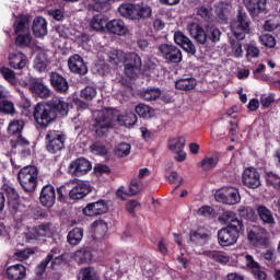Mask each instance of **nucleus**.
<instances>
[{
    "label": "nucleus",
    "instance_id": "8fccbe9b",
    "mask_svg": "<svg viewBox=\"0 0 280 280\" xmlns=\"http://www.w3.org/2000/svg\"><path fill=\"white\" fill-rule=\"evenodd\" d=\"M130 150H132V147L130 145V143L120 142L115 148V154H116V156L124 159L125 156H128V154H130Z\"/></svg>",
    "mask_w": 280,
    "mask_h": 280
},
{
    "label": "nucleus",
    "instance_id": "c9c22d12",
    "mask_svg": "<svg viewBox=\"0 0 280 280\" xmlns=\"http://www.w3.org/2000/svg\"><path fill=\"white\" fill-rule=\"evenodd\" d=\"M257 213L264 224H275V215H272V211H270V209H268L266 206H258Z\"/></svg>",
    "mask_w": 280,
    "mask_h": 280
},
{
    "label": "nucleus",
    "instance_id": "c756f323",
    "mask_svg": "<svg viewBox=\"0 0 280 280\" xmlns=\"http://www.w3.org/2000/svg\"><path fill=\"white\" fill-rule=\"evenodd\" d=\"M9 280H23L27 277V268L21 264L10 266L5 270Z\"/></svg>",
    "mask_w": 280,
    "mask_h": 280
},
{
    "label": "nucleus",
    "instance_id": "79ce46f5",
    "mask_svg": "<svg viewBox=\"0 0 280 280\" xmlns=\"http://www.w3.org/2000/svg\"><path fill=\"white\" fill-rule=\"evenodd\" d=\"M25 126V121L22 119H13L8 126V132L11 136H19L23 132V128Z\"/></svg>",
    "mask_w": 280,
    "mask_h": 280
},
{
    "label": "nucleus",
    "instance_id": "dca6fc26",
    "mask_svg": "<svg viewBox=\"0 0 280 280\" xmlns=\"http://www.w3.org/2000/svg\"><path fill=\"white\" fill-rule=\"evenodd\" d=\"M23 86H28L30 91L42 100H47L51 95V90L40 79H31L30 83L23 82Z\"/></svg>",
    "mask_w": 280,
    "mask_h": 280
},
{
    "label": "nucleus",
    "instance_id": "37998d69",
    "mask_svg": "<svg viewBox=\"0 0 280 280\" xmlns=\"http://www.w3.org/2000/svg\"><path fill=\"white\" fill-rule=\"evenodd\" d=\"M79 280H101L93 267H85L79 272Z\"/></svg>",
    "mask_w": 280,
    "mask_h": 280
},
{
    "label": "nucleus",
    "instance_id": "13d9d810",
    "mask_svg": "<svg viewBox=\"0 0 280 280\" xmlns=\"http://www.w3.org/2000/svg\"><path fill=\"white\" fill-rule=\"evenodd\" d=\"M94 3L95 12H106L110 8L112 0H91Z\"/></svg>",
    "mask_w": 280,
    "mask_h": 280
},
{
    "label": "nucleus",
    "instance_id": "c85d7f7f",
    "mask_svg": "<svg viewBox=\"0 0 280 280\" xmlns=\"http://www.w3.org/2000/svg\"><path fill=\"white\" fill-rule=\"evenodd\" d=\"M221 224H228V229H242L243 223L233 211H225L219 217Z\"/></svg>",
    "mask_w": 280,
    "mask_h": 280
},
{
    "label": "nucleus",
    "instance_id": "5fc2aeb1",
    "mask_svg": "<svg viewBox=\"0 0 280 280\" xmlns=\"http://www.w3.org/2000/svg\"><path fill=\"white\" fill-rule=\"evenodd\" d=\"M260 44L264 45V47H268L269 49H272L277 46V39H275V36L270 34H262L259 36Z\"/></svg>",
    "mask_w": 280,
    "mask_h": 280
},
{
    "label": "nucleus",
    "instance_id": "c03bdc74",
    "mask_svg": "<svg viewBox=\"0 0 280 280\" xmlns=\"http://www.w3.org/2000/svg\"><path fill=\"white\" fill-rule=\"evenodd\" d=\"M107 23L108 22L106 21V18L104 15H94L91 21V27L96 32H104V27H106Z\"/></svg>",
    "mask_w": 280,
    "mask_h": 280
},
{
    "label": "nucleus",
    "instance_id": "338daca9",
    "mask_svg": "<svg viewBox=\"0 0 280 280\" xmlns=\"http://www.w3.org/2000/svg\"><path fill=\"white\" fill-rule=\"evenodd\" d=\"M48 14L55 21H62V19H65V13L60 9H50V10H48Z\"/></svg>",
    "mask_w": 280,
    "mask_h": 280
},
{
    "label": "nucleus",
    "instance_id": "864d4df0",
    "mask_svg": "<svg viewBox=\"0 0 280 280\" xmlns=\"http://www.w3.org/2000/svg\"><path fill=\"white\" fill-rule=\"evenodd\" d=\"M81 97L88 102L95 100V97H97V89L94 86H85L83 90H81Z\"/></svg>",
    "mask_w": 280,
    "mask_h": 280
},
{
    "label": "nucleus",
    "instance_id": "72a5a7b5",
    "mask_svg": "<svg viewBox=\"0 0 280 280\" xmlns=\"http://www.w3.org/2000/svg\"><path fill=\"white\" fill-rule=\"evenodd\" d=\"M198 84V81L194 78H184L178 79L175 82V89H178L179 91H194Z\"/></svg>",
    "mask_w": 280,
    "mask_h": 280
},
{
    "label": "nucleus",
    "instance_id": "f257e3e1",
    "mask_svg": "<svg viewBox=\"0 0 280 280\" xmlns=\"http://www.w3.org/2000/svg\"><path fill=\"white\" fill-rule=\"evenodd\" d=\"M187 32L199 45H207L209 40L210 43H220L222 36L220 28L211 23H207L202 26L199 23L191 22L187 25Z\"/></svg>",
    "mask_w": 280,
    "mask_h": 280
},
{
    "label": "nucleus",
    "instance_id": "774afa93",
    "mask_svg": "<svg viewBox=\"0 0 280 280\" xmlns=\"http://www.w3.org/2000/svg\"><path fill=\"white\" fill-rule=\"evenodd\" d=\"M141 191V187L139 186V180L131 179L130 186H129V196H137Z\"/></svg>",
    "mask_w": 280,
    "mask_h": 280
},
{
    "label": "nucleus",
    "instance_id": "49530a36",
    "mask_svg": "<svg viewBox=\"0 0 280 280\" xmlns=\"http://www.w3.org/2000/svg\"><path fill=\"white\" fill-rule=\"evenodd\" d=\"M219 161L220 159H218V156H206L198 163V166L207 172L209 170H213V167L218 165Z\"/></svg>",
    "mask_w": 280,
    "mask_h": 280
},
{
    "label": "nucleus",
    "instance_id": "2f4dec72",
    "mask_svg": "<svg viewBox=\"0 0 280 280\" xmlns=\"http://www.w3.org/2000/svg\"><path fill=\"white\" fill-rule=\"evenodd\" d=\"M190 242L197 246H205V244L209 242V234H207V230L198 229L197 231H191Z\"/></svg>",
    "mask_w": 280,
    "mask_h": 280
},
{
    "label": "nucleus",
    "instance_id": "f3484780",
    "mask_svg": "<svg viewBox=\"0 0 280 280\" xmlns=\"http://www.w3.org/2000/svg\"><path fill=\"white\" fill-rule=\"evenodd\" d=\"M68 67L71 73L77 75H86L89 73V67L84 62V59L80 55H73L68 59Z\"/></svg>",
    "mask_w": 280,
    "mask_h": 280
},
{
    "label": "nucleus",
    "instance_id": "0e129e2a",
    "mask_svg": "<svg viewBox=\"0 0 280 280\" xmlns=\"http://www.w3.org/2000/svg\"><path fill=\"white\" fill-rule=\"evenodd\" d=\"M199 215H203V218H213L215 215V210L209 206H203L198 210Z\"/></svg>",
    "mask_w": 280,
    "mask_h": 280
},
{
    "label": "nucleus",
    "instance_id": "5701e85b",
    "mask_svg": "<svg viewBox=\"0 0 280 280\" xmlns=\"http://www.w3.org/2000/svg\"><path fill=\"white\" fill-rule=\"evenodd\" d=\"M174 40L176 45L184 49V51L191 54V56H196V45H194V42H191L185 33L180 31L175 32Z\"/></svg>",
    "mask_w": 280,
    "mask_h": 280
},
{
    "label": "nucleus",
    "instance_id": "e2e57ef3",
    "mask_svg": "<svg viewBox=\"0 0 280 280\" xmlns=\"http://www.w3.org/2000/svg\"><path fill=\"white\" fill-rule=\"evenodd\" d=\"M231 47H232V54H234L235 58H241L243 54L242 43L240 40L232 39Z\"/></svg>",
    "mask_w": 280,
    "mask_h": 280
},
{
    "label": "nucleus",
    "instance_id": "3c124183",
    "mask_svg": "<svg viewBox=\"0 0 280 280\" xmlns=\"http://www.w3.org/2000/svg\"><path fill=\"white\" fill-rule=\"evenodd\" d=\"M168 148L171 152H180L185 149V139L184 138H174L170 140Z\"/></svg>",
    "mask_w": 280,
    "mask_h": 280
},
{
    "label": "nucleus",
    "instance_id": "6e6d98bb",
    "mask_svg": "<svg viewBox=\"0 0 280 280\" xmlns=\"http://www.w3.org/2000/svg\"><path fill=\"white\" fill-rule=\"evenodd\" d=\"M264 230L259 229V226H254L252 230L248 231L247 238L252 244H257L261 240V233Z\"/></svg>",
    "mask_w": 280,
    "mask_h": 280
},
{
    "label": "nucleus",
    "instance_id": "a211bd4d",
    "mask_svg": "<svg viewBox=\"0 0 280 280\" xmlns=\"http://www.w3.org/2000/svg\"><path fill=\"white\" fill-rule=\"evenodd\" d=\"M8 65L15 71H23L27 67V56L21 51L10 52L8 56Z\"/></svg>",
    "mask_w": 280,
    "mask_h": 280
},
{
    "label": "nucleus",
    "instance_id": "6ab92c4d",
    "mask_svg": "<svg viewBox=\"0 0 280 280\" xmlns=\"http://www.w3.org/2000/svg\"><path fill=\"white\" fill-rule=\"evenodd\" d=\"M91 162L84 158H79L72 161L69 165V172L73 176H82L88 172H91Z\"/></svg>",
    "mask_w": 280,
    "mask_h": 280
},
{
    "label": "nucleus",
    "instance_id": "9d476101",
    "mask_svg": "<svg viewBox=\"0 0 280 280\" xmlns=\"http://www.w3.org/2000/svg\"><path fill=\"white\" fill-rule=\"evenodd\" d=\"M67 136L62 131L50 130L46 135V148L50 154H57L65 149Z\"/></svg>",
    "mask_w": 280,
    "mask_h": 280
},
{
    "label": "nucleus",
    "instance_id": "bb28decb",
    "mask_svg": "<svg viewBox=\"0 0 280 280\" xmlns=\"http://www.w3.org/2000/svg\"><path fill=\"white\" fill-rule=\"evenodd\" d=\"M244 5L249 12L250 16H259L262 12H266V5H268V0H244Z\"/></svg>",
    "mask_w": 280,
    "mask_h": 280
},
{
    "label": "nucleus",
    "instance_id": "4c0bfd02",
    "mask_svg": "<svg viewBox=\"0 0 280 280\" xmlns=\"http://www.w3.org/2000/svg\"><path fill=\"white\" fill-rule=\"evenodd\" d=\"M116 122H119L120 126H125L126 128H132L137 124V115L135 113H129L125 116L117 114Z\"/></svg>",
    "mask_w": 280,
    "mask_h": 280
},
{
    "label": "nucleus",
    "instance_id": "4d7b16f0",
    "mask_svg": "<svg viewBox=\"0 0 280 280\" xmlns=\"http://www.w3.org/2000/svg\"><path fill=\"white\" fill-rule=\"evenodd\" d=\"M266 182L269 185H271V187H275V189H280V176L277 175V173L267 172L266 173Z\"/></svg>",
    "mask_w": 280,
    "mask_h": 280
},
{
    "label": "nucleus",
    "instance_id": "412c9836",
    "mask_svg": "<svg viewBox=\"0 0 280 280\" xmlns=\"http://www.w3.org/2000/svg\"><path fill=\"white\" fill-rule=\"evenodd\" d=\"M39 202L48 209H51V206L56 205V188L51 184H47L42 188Z\"/></svg>",
    "mask_w": 280,
    "mask_h": 280
},
{
    "label": "nucleus",
    "instance_id": "58836bf2",
    "mask_svg": "<svg viewBox=\"0 0 280 280\" xmlns=\"http://www.w3.org/2000/svg\"><path fill=\"white\" fill-rule=\"evenodd\" d=\"M49 66V59H47V55L45 52H40L34 61V69L43 73V71H47V67Z\"/></svg>",
    "mask_w": 280,
    "mask_h": 280
},
{
    "label": "nucleus",
    "instance_id": "a878e982",
    "mask_svg": "<svg viewBox=\"0 0 280 280\" xmlns=\"http://www.w3.org/2000/svg\"><path fill=\"white\" fill-rule=\"evenodd\" d=\"M7 194H8L10 213H12V215L20 217L21 213H23L24 207L19 202V194L14 188H9L7 190Z\"/></svg>",
    "mask_w": 280,
    "mask_h": 280
},
{
    "label": "nucleus",
    "instance_id": "1a4fd4ad",
    "mask_svg": "<svg viewBox=\"0 0 280 280\" xmlns=\"http://www.w3.org/2000/svg\"><path fill=\"white\" fill-rule=\"evenodd\" d=\"M231 31L237 40H244L246 34L250 32V20L248 19V15L240 11L236 20L231 24Z\"/></svg>",
    "mask_w": 280,
    "mask_h": 280
},
{
    "label": "nucleus",
    "instance_id": "bf43d9fd",
    "mask_svg": "<svg viewBox=\"0 0 280 280\" xmlns=\"http://www.w3.org/2000/svg\"><path fill=\"white\" fill-rule=\"evenodd\" d=\"M0 113H4V115H13L14 113V103L9 100L0 101Z\"/></svg>",
    "mask_w": 280,
    "mask_h": 280
},
{
    "label": "nucleus",
    "instance_id": "de8ad7c7",
    "mask_svg": "<svg viewBox=\"0 0 280 280\" xmlns=\"http://www.w3.org/2000/svg\"><path fill=\"white\" fill-rule=\"evenodd\" d=\"M135 110L140 117H142V119H150L153 115L152 107L143 103L138 104Z\"/></svg>",
    "mask_w": 280,
    "mask_h": 280
},
{
    "label": "nucleus",
    "instance_id": "20e7f679",
    "mask_svg": "<svg viewBox=\"0 0 280 280\" xmlns=\"http://www.w3.org/2000/svg\"><path fill=\"white\" fill-rule=\"evenodd\" d=\"M119 56L125 58V75L130 80H135V78L141 73V57L137 52L126 55L122 51H116L115 57H110L109 62H112V65H119Z\"/></svg>",
    "mask_w": 280,
    "mask_h": 280
},
{
    "label": "nucleus",
    "instance_id": "4468645a",
    "mask_svg": "<svg viewBox=\"0 0 280 280\" xmlns=\"http://www.w3.org/2000/svg\"><path fill=\"white\" fill-rule=\"evenodd\" d=\"M242 182L245 187H248L249 189H257L258 187H261V175L257 168L249 166L244 170L242 174Z\"/></svg>",
    "mask_w": 280,
    "mask_h": 280
},
{
    "label": "nucleus",
    "instance_id": "2eb2a0df",
    "mask_svg": "<svg viewBox=\"0 0 280 280\" xmlns=\"http://www.w3.org/2000/svg\"><path fill=\"white\" fill-rule=\"evenodd\" d=\"M241 231L242 229L235 228H223L219 230L218 240L220 246H233V244H236Z\"/></svg>",
    "mask_w": 280,
    "mask_h": 280
},
{
    "label": "nucleus",
    "instance_id": "052dcab7",
    "mask_svg": "<svg viewBox=\"0 0 280 280\" xmlns=\"http://www.w3.org/2000/svg\"><path fill=\"white\" fill-rule=\"evenodd\" d=\"M279 28V21L276 18L266 20L262 24V30L265 32H275Z\"/></svg>",
    "mask_w": 280,
    "mask_h": 280
},
{
    "label": "nucleus",
    "instance_id": "423d86ee",
    "mask_svg": "<svg viewBox=\"0 0 280 280\" xmlns=\"http://www.w3.org/2000/svg\"><path fill=\"white\" fill-rule=\"evenodd\" d=\"M120 16L130 19L131 21H141L152 16V7L147 4L125 3L118 8Z\"/></svg>",
    "mask_w": 280,
    "mask_h": 280
},
{
    "label": "nucleus",
    "instance_id": "4be33fe9",
    "mask_svg": "<svg viewBox=\"0 0 280 280\" xmlns=\"http://www.w3.org/2000/svg\"><path fill=\"white\" fill-rule=\"evenodd\" d=\"M60 257V247H52L50 253L46 256V258L42 260L40 264L37 266V275H43V272H45V269L49 266V264L50 268H55Z\"/></svg>",
    "mask_w": 280,
    "mask_h": 280
},
{
    "label": "nucleus",
    "instance_id": "ea45409f",
    "mask_svg": "<svg viewBox=\"0 0 280 280\" xmlns=\"http://www.w3.org/2000/svg\"><path fill=\"white\" fill-rule=\"evenodd\" d=\"M0 75H2L3 80L15 86L16 84V72L10 69L9 67L2 66L0 67Z\"/></svg>",
    "mask_w": 280,
    "mask_h": 280
},
{
    "label": "nucleus",
    "instance_id": "0eeeda50",
    "mask_svg": "<svg viewBox=\"0 0 280 280\" xmlns=\"http://www.w3.org/2000/svg\"><path fill=\"white\" fill-rule=\"evenodd\" d=\"M18 180L26 194L36 191L38 185V168L34 165L22 167L18 173Z\"/></svg>",
    "mask_w": 280,
    "mask_h": 280
},
{
    "label": "nucleus",
    "instance_id": "a18cd8bd",
    "mask_svg": "<svg viewBox=\"0 0 280 280\" xmlns=\"http://www.w3.org/2000/svg\"><path fill=\"white\" fill-rule=\"evenodd\" d=\"M238 215L244 220H249L250 222H254V220H257V214L255 213V209L248 206H241L238 208Z\"/></svg>",
    "mask_w": 280,
    "mask_h": 280
},
{
    "label": "nucleus",
    "instance_id": "cd10ccee",
    "mask_svg": "<svg viewBox=\"0 0 280 280\" xmlns=\"http://www.w3.org/2000/svg\"><path fill=\"white\" fill-rule=\"evenodd\" d=\"M106 30L109 34H114L115 36H127L128 26L121 19H114L106 23Z\"/></svg>",
    "mask_w": 280,
    "mask_h": 280
},
{
    "label": "nucleus",
    "instance_id": "39448f33",
    "mask_svg": "<svg viewBox=\"0 0 280 280\" xmlns=\"http://www.w3.org/2000/svg\"><path fill=\"white\" fill-rule=\"evenodd\" d=\"M14 32L16 34L15 45L21 49L30 47L32 45V34H30V18L26 15H20L15 19L13 24Z\"/></svg>",
    "mask_w": 280,
    "mask_h": 280
},
{
    "label": "nucleus",
    "instance_id": "7c9ffc66",
    "mask_svg": "<svg viewBox=\"0 0 280 280\" xmlns=\"http://www.w3.org/2000/svg\"><path fill=\"white\" fill-rule=\"evenodd\" d=\"M32 31L34 36L37 38H43L44 36H47V20L43 16H36L33 20V26Z\"/></svg>",
    "mask_w": 280,
    "mask_h": 280
},
{
    "label": "nucleus",
    "instance_id": "09e8293b",
    "mask_svg": "<svg viewBox=\"0 0 280 280\" xmlns=\"http://www.w3.org/2000/svg\"><path fill=\"white\" fill-rule=\"evenodd\" d=\"M12 150H20L21 148H30V140H27L23 135H19L16 139H11L10 141Z\"/></svg>",
    "mask_w": 280,
    "mask_h": 280
},
{
    "label": "nucleus",
    "instance_id": "e433bc0d",
    "mask_svg": "<svg viewBox=\"0 0 280 280\" xmlns=\"http://www.w3.org/2000/svg\"><path fill=\"white\" fill-rule=\"evenodd\" d=\"M141 100H144V102H155V100H159L161 97V90L156 88H149L145 90H142L140 92Z\"/></svg>",
    "mask_w": 280,
    "mask_h": 280
},
{
    "label": "nucleus",
    "instance_id": "393cba45",
    "mask_svg": "<svg viewBox=\"0 0 280 280\" xmlns=\"http://www.w3.org/2000/svg\"><path fill=\"white\" fill-rule=\"evenodd\" d=\"M50 110H54L55 115L67 117L69 115V103L65 102L62 97L55 96L50 101H47Z\"/></svg>",
    "mask_w": 280,
    "mask_h": 280
},
{
    "label": "nucleus",
    "instance_id": "f704fd0d",
    "mask_svg": "<svg viewBox=\"0 0 280 280\" xmlns=\"http://www.w3.org/2000/svg\"><path fill=\"white\" fill-rule=\"evenodd\" d=\"M74 261L77 264H89L93 259V254L89 250V248L83 247L81 249H78L73 255Z\"/></svg>",
    "mask_w": 280,
    "mask_h": 280
},
{
    "label": "nucleus",
    "instance_id": "680f3d73",
    "mask_svg": "<svg viewBox=\"0 0 280 280\" xmlns=\"http://www.w3.org/2000/svg\"><path fill=\"white\" fill-rule=\"evenodd\" d=\"M31 255H34L33 249H20L14 254L18 261H25V259H30Z\"/></svg>",
    "mask_w": 280,
    "mask_h": 280
},
{
    "label": "nucleus",
    "instance_id": "f8f14e48",
    "mask_svg": "<svg viewBox=\"0 0 280 280\" xmlns=\"http://www.w3.org/2000/svg\"><path fill=\"white\" fill-rule=\"evenodd\" d=\"M217 202H222L223 205H240L242 202V196L240 190L235 187H228L221 192L214 195Z\"/></svg>",
    "mask_w": 280,
    "mask_h": 280
},
{
    "label": "nucleus",
    "instance_id": "aec40b11",
    "mask_svg": "<svg viewBox=\"0 0 280 280\" xmlns=\"http://www.w3.org/2000/svg\"><path fill=\"white\" fill-rule=\"evenodd\" d=\"M83 213L88 218L103 215V213H108V203H106L102 199L96 202L88 203L86 207L83 209Z\"/></svg>",
    "mask_w": 280,
    "mask_h": 280
},
{
    "label": "nucleus",
    "instance_id": "f03ea898",
    "mask_svg": "<svg viewBox=\"0 0 280 280\" xmlns=\"http://www.w3.org/2000/svg\"><path fill=\"white\" fill-rule=\"evenodd\" d=\"M117 124V110L113 108H105L94 112L92 126L93 130L100 139L106 137L112 128Z\"/></svg>",
    "mask_w": 280,
    "mask_h": 280
},
{
    "label": "nucleus",
    "instance_id": "69168bd1",
    "mask_svg": "<svg viewBox=\"0 0 280 280\" xmlns=\"http://www.w3.org/2000/svg\"><path fill=\"white\" fill-rule=\"evenodd\" d=\"M273 102H275V94H269V95L265 94L260 97V104L261 106H264V108H269V106H271Z\"/></svg>",
    "mask_w": 280,
    "mask_h": 280
},
{
    "label": "nucleus",
    "instance_id": "603ef678",
    "mask_svg": "<svg viewBox=\"0 0 280 280\" xmlns=\"http://www.w3.org/2000/svg\"><path fill=\"white\" fill-rule=\"evenodd\" d=\"M38 237H51L54 235V228L51 224H42L36 229Z\"/></svg>",
    "mask_w": 280,
    "mask_h": 280
},
{
    "label": "nucleus",
    "instance_id": "b1692460",
    "mask_svg": "<svg viewBox=\"0 0 280 280\" xmlns=\"http://www.w3.org/2000/svg\"><path fill=\"white\" fill-rule=\"evenodd\" d=\"M49 82L57 93H67L69 91V81L58 72L49 73Z\"/></svg>",
    "mask_w": 280,
    "mask_h": 280
},
{
    "label": "nucleus",
    "instance_id": "473e14b6",
    "mask_svg": "<svg viewBox=\"0 0 280 280\" xmlns=\"http://www.w3.org/2000/svg\"><path fill=\"white\" fill-rule=\"evenodd\" d=\"M84 237V230L82 228H73L67 236V242L70 246H78Z\"/></svg>",
    "mask_w": 280,
    "mask_h": 280
},
{
    "label": "nucleus",
    "instance_id": "7ed1b4c3",
    "mask_svg": "<svg viewBox=\"0 0 280 280\" xmlns=\"http://www.w3.org/2000/svg\"><path fill=\"white\" fill-rule=\"evenodd\" d=\"M229 8H231V4L226 1H219L214 9V14L212 13L211 7H199L197 9L198 16H201L203 21L207 23H213L215 21L217 23H220L221 25L226 24L229 21V16L226 15L229 12Z\"/></svg>",
    "mask_w": 280,
    "mask_h": 280
},
{
    "label": "nucleus",
    "instance_id": "a19ab883",
    "mask_svg": "<svg viewBox=\"0 0 280 280\" xmlns=\"http://www.w3.org/2000/svg\"><path fill=\"white\" fill-rule=\"evenodd\" d=\"M206 255L207 257L213 259L214 261H218L219 264H229L231 259L229 255H226V253L220 250H209L206 252Z\"/></svg>",
    "mask_w": 280,
    "mask_h": 280
},
{
    "label": "nucleus",
    "instance_id": "6e6552de",
    "mask_svg": "<svg viewBox=\"0 0 280 280\" xmlns=\"http://www.w3.org/2000/svg\"><path fill=\"white\" fill-rule=\"evenodd\" d=\"M33 117L38 128H47L56 120V114L48 103H37L33 110Z\"/></svg>",
    "mask_w": 280,
    "mask_h": 280
},
{
    "label": "nucleus",
    "instance_id": "ddd939ff",
    "mask_svg": "<svg viewBox=\"0 0 280 280\" xmlns=\"http://www.w3.org/2000/svg\"><path fill=\"white\" fill-rule=\"evenodd\" d=\"M93 191L91 184L84 180H74L72 182V188L69 191V198L71 200H82Z\"/></svg>",
    "mask_w": 280,
    "mask_h": 280
},
{
    "label": "nucleus",
    "instance_id": "9b49d317",
    "mask_svg": "<svg viewBox=\"0 0 280 280\" xmlns=\"http://www.w3.org/2000/svg\"><path fill=\"white\" fill-rule=\"evenodd\" d=\"M159 51L162 58L171 65L183 62V51L174 44H161L159 46Z\"/></svg>",
    "mask_w": 280,
    "mask_h": 280
}]
</instances>
